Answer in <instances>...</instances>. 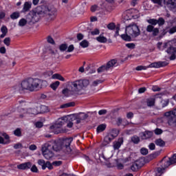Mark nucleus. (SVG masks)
I'll return each instance as SVG.
<instances>
[{
	"label": "nucleus",
	"mask_w": 176,
	"mask_h": 176,
	"mask_svg": "<svg viewBox=\"0 0 176 176\" xmlns=\"http://www.w3.org/2000/svg\"><path fill=\"white\" fill-rule=\"evenodd\" d=\"M14 134L16 137H21V129H16L15 131H14Z\"/></svg>",
	"instance_id": "nucleus-40"
},
{
	"label": "nucleus",
	"mask_w": 176,
	"mask_h": 176,
	"mask_svg": "<svg viewBox=\"0 0 176 176\" xmlns=\"http://www.w3.org/2000/svg\"><path fill=\"white\" fill-rule=\"evenodd\" d=\"M117 168L118 170H123V168H124V165H123V164H122V163H118L117 164Z\"/></svg>",
	"instance_id": "nucleus-57"
},
{
	"label": "nucleus",
	"mask_w": 176,
	"mask_h": 176,
	"mask_svg": "<svg viewBox=\"0 0 176 176\" xmlns=\"http://www.w3.org/2000/svg\"><path fill=\"white\" fill-rule=\"evenodd\" d=\"M154 133L155 134H156L157 135H159L160 134H162V133H163V131L160 129H156L155 131H154Z\"/></svg>",
	"instance_id": "nucleus-56"
},
{
	"label": "nucleus",
	"mask_w": 176,
	"mask_h": 176,
	"mask_svg": "<svg viewBox=\"0 0 176 176\" xmlns=\"http://www.w3.org/2000/svg\"><path fill=\"white\" fill-rule=\"evenodd\" d=\"M113 139L107 134V135H106L104 138V140L102 143V146H107V145L111 143L113 141Z\"/></svg>",
	"instance_id": "nucleus-21"
},
{
	"label": "nucleus",
	"mask_w": 176,
	"mask_h": 176,
	"mask_svg": "<svg viewBox=\"0 0 176 176\" xmlns=\"http://www.w3.org/2000/svg\"><path fill=\"white\" fill-rule=\"evenodd\" d=\"M116 123H117L118 126H120V124H122V123H123V120L121 118H118L116 120Z\"/></svg>",
	"instance_id": "nucleus-62"
},
{
	"label": "nucleus",
	"mask_w": 176,
	"mask_h": 176,
	"mask_svg": "<svg viewBox=\"0 0 176 176\" xmlns=\"http://www.w3.org/2000/svg\"><path fill=\"white\" fill-rule=\"evenodd\" d=\"M36 145L35 144H31L30 146H29V149L30 151H36Z\"/></svg>",
	"instance_id": "nucleus-63"
},
{
	"label": "nucleus",
	"mask_w": 176,
	"mask_h": 176,
	"mask_svg": "<svg viewBox=\"0 0 176 176\" xmlns=\"http://www.w3.org/2000/svg\"><path fill=\"white\" fill-rule=\"evenodd\" d=\"M126 46L128 49H134L135 47V44L133 43H126Z\"/></svg>",
	"instance_id": "nucleus-47"
},
{
	"label": "nucleus",
	"mask_w": 176,
	"mask_h": 176,
	"mask_svg": "<svg viewBox=\"0 0 176 176\" xmlns=\"http://www.w3.org/2000/svg\"><path fill=\"white\" fill-rule=\"evenodd\" d=\"M42 82L38 78H29L22 81L21 85L14 87L16 91H23V90H29L30 91H35L36 89H38Z\"/></svg>",
	"instance_id": "nucleus-3"
},
{
	"label": "nucleus",
	"mask_w": 176,
	"mask_h": 176,
	"mask_svg": "<svg viewBox=\"0 0 176 176\" xmlns=\"http://www.w3.org/2000/svg\"><path fill=\"white\" fill-rule=\"evenodd\" d=\"M80 46L83 48L89 47V41L83 40L80 43Z\"/></svg>",
	"instance_id": "nucleus-37"
},
{
	"label": "nucleus",
	"mask_w": 176,
	"mask_h": 176,
	"mask_svg": "<svg viewBox=\"0 0 176 176\" xmlns=\"http://www.w3.org/2000/svg\"><path fill=\"white\" fill-rule=\"evenodd\" d=\"M168 65V63L166 61L155 62L149 65V68H162V67H166Z\"/></svg>",
	"instance_id": "nucleus-11"
},
{
	"label": "nucleus",
	"mask_w": 176,
	"mask_h": 176,
	"mask_svg": "<svg viewBox=\"0 0 176 176\" xmlns=\"http://www.w3.org/2000/svg\"><path fill=\"white\" fill-rule=\"evenodd\" d=\"M153 135V132L146 131L145 132L142 133L141 138L142 140H148V138H152Z\"/></svg>",
	"instance_id": "nucleus-19"
},
{
	"label": "nucleus",
	"mask_w": 176,
	"mask_h": 176,
	"mask_svg": "<svg viewBox=\"0 0 176 176\" xmlns=\"http://www.w3.org/2000/svg\"><path fill=\"white\" fill-rule=\"evenodd\" d=\"M128 14H131L132 19H138L140 17V12L135 8L129 10Z\"/></svg>",
	"instance_id": "nucleus-16"
},
{
	"label": "nucleus",
	"mask_w": 176,
	"mask_h": 176,
	"mask_svg": "<svg viewBox=\"0 0 176 176\" xmlns=\"http://www.w3.org/2000/svg\"><path fill=\"white\" fill-rule=\"evenodd\" d=\"M71 107H75V103L74 102L65 103L64 104L60 105L61 109L69 108Z\"/></svg>",
	"instance_id": "nucleus-29"
},
{
	"label": "nucleus",
	"mask_w": 176,
	"mask_h": 176,
	"mask_svg": "<svg viewBox=\"0 0 176 176\" xmlns=\"http://www.w3.org/2000/svg\"><path fill=\"white\" fill-rule=\"evenodd\" d=\"M165 116L169 124H173V123H176V109L172 111H168L165 113Z\"/></svg>",
	"instance_id": "nucleus-10"
},
{
	"label": "nucleus",
	"mask_w": 176,
	"mask_h": 176,
	"mask_svg": "<svg viewBox=\"0 0 176 176\" xmlns=\"http://www.w3.org/2000/svg\"><path fill=\"white\" fill-rule=\"evenodd\" d=\"M38 164L39 166H41L42 170H46V166H45L46 164V162L43 160H38Z\"/></svg>",
	"instance_id": "nucleus-34"
},
{
	"label": "nucleus",
	"mask_w": 176,
	"mask_h": 176,
	"mask_svg": "<svg viewBox=\"0 0 176 176\" xmlns=\"http://www.w3.org/2000/svg\"><path fill=\"white\" fill-rule=\"evenodd\" d=\"M116 63H118V60L115 59H112L109 60L106 65V67L107 69H109L110 68H112L113 67H115L116 65Z\"/></svg>",
	"instance_id": "nucleus-24"
},
{
	"label": "nucleus",
	"mask_w": 176,
	"mask_h": 176,
	"mask_svg": "<svg viewBox=\"0 0 176 176\" xmlns=\"http://www.w3.org/2000/svg\"><path fill=\"white\" fill-rule=\"evenodd\" d=\"M35 126L38 129H41V127H43V123L42 122H36Z\"/></svg>",
	"instance_id": "nucleus-55"
},
{
	"label": "nucleus",
	"mask_w": 176,
	"mask_h": 176,
	"mask_svg": "<svg viewBox=\"0 0 176 176\" xmlns=\"http://www.w3.org/2000/svg\"><path fill=\"white\" fill-rule=\"evenodd\" d=\"M51 78L52 79H57L58 80H60V82H65V78L60 74H54Z\"/></svg>",
	"instance_id": "nucleus-22"
},
{
	"label": "nucleus",
	"mask_w": 176,
	"mask_h": 176,
	"mask_svg": "<svg viewBox=\"0 0 176 176\" xmlns=\"http://www.w3.org/2000/svg\"><path fill=\"white\" fill-rule=\"evenodd\" d=\"M41 19V15L39 13L33 12L28 14L26 19L22 18L19 20L18 23V25L19 27H25L28 24H35V23H38L39 19Z\"/></svg>",
	"instance_id": "nucleus-5"
},
{
	"label": "nucleus",
	"mask_w": 176,
	"mask_h": 176,
	"mask_svg": "<svg viewBox=\"0 0 176 176\" xmlns=\"http://www.w3.org/2000/svg\"><path fill=\"white\" fill-rule=\"evenodd\" d=\"M157 24H159V25H163V24H164V19L163 18H160L157 20Z\"/></svg>",
	"instance_id": "nucleus-58"
},
{
	"label": "nucleus",
	"mask_w": 176,
	"mask_h": 176,
	"mask_svg": "<svg viewBox=\"0 0 176 176\" xmlns=\"http://www.w3.org/2000/svg\"><path fill=\"white\" fill-rule=\"evenodd\" d=\"M146 30L147 32L152 33L153 36H157L159 35V28H155L153 25H147Z\"/></svg>",
	"instance_id": "nucleus-12"
},
{
	"label": "nucleus",
	"mask_w": 176,
	"mask_h": 176,
	"mask_svg": "<svg viewBox=\"0 0 176 176\" xmlns=\"http://www.w3.org/2000/svg\"><path fill=\"white\" fill-rule=\"evenodd\" d=\"M45 168H48V170H53V165L50 164V162H46L45 165Z\"/></svg>",
	"instance_id": "nucleus-43"
},
{
	"label": "nucleus",
	"mask_w": 176,
	"mask_h": 176,
	"mask_svg": "<svg viewBox=\"0 0 176 176\" xmlns=\"http://www.w3.org/2000/svg\"><path fill=\"white\" fill-rule=\"evenodd\" d=\"M125 34L121 35L122 39L126 41V42H130L131 38H137L141 35V30H140V27L137 24L133 23L126 26Z\"/></svg>",
	"instance_id": "nucleus-4"
},
{
	"label": "nucleus",
	"mask_w": 176,
	"mask_h": 176,
	"mask_svg": "<svg viewBox=\"0 0 176 176\" xmlns=\"http://www.w3.org/2000/svg\"><path fill=\"white\" fill-rule=\"evenodd\" d=\"M96 41L98 42H99L100 43H107V37L104 36H99L98 37H96Z\"/></svg>",
	"instance_id": "nucleus-27"
},
{
	"label": "nucleus",
	"mask_w": 176,
	"mask_h": 176,
	"mask_svg": "<svg viewBox=\"0 0 176 176\" xmlns=\"http://www.w3.org/2000/svg\"><path fill=\"white\" fill-rule=\"evenodd\" d=\"M131 170L132 171H137V170H138V163L133 164L131 166Z\"/></svg>",
	"instance_id": "nucleus-42"
},
{
	"label": "nucleus",
	"mask_w": 176,
	"mask_h": 176,
	"mask_svg": "<svg viewBox=\"0 0 176 176\" xmlns=\"http://www.w3.org/2000/svg\"><path fill=\"white\" fill-rule=\"evenodd\" d=\"M62 94L63 96H65V97H69L71 94H74V92L72 91L71 87H69V84L68 85L67 88L63 89Z\"/></svg>",
	"instance_id": "nucleus-20"
},
{
	"label": "nucleus",
	"mask_w": 176,
	"mask_h": 176,
	"mask_svg": "<svg viewBox=\"0 0 176 176\" xmlns=\"http://www.w3.org/2000/svg\"><path fill=\"white\" fill-rule=\"evenodd\" d=\"M19 17H20V12H14L10 15V19H12V20H16Z\"/></svg>",
	"instance_id": "nucleus-31"
},
{
	"label": "nucleus",
	"mask_w": 176,
	"mask_h": 176,
	"mask_svg": "<svg viewBox=\"0 0 176 176\" xmlns=\"http://www.w3.org/2000/svg\"><path fill=\"white\" fill-rule=\"evenodd\" d=\"M122 144H123V138H120L118 139V141L113 142V147L114 151L119 149Z\"/></svg>",
	"instance_id": "nucleus-18"
},
{
	"label": "nucleus",
	"mask_w": 176,
	"mask_h": 176,
	"mask_svg": "<svg viewBox=\"0 0 176 176\" xmlns=\"http://www.w3.org/2000/svg\"><path fill=\"white\" fill-rule=\"evenodd\" d=\"M166 52L168 54H170V60H175L176 58V48L174 47H169Z\"/></svg>",
	"instance_id": "nucleus-15"
},
{
	"label": "nucleus",
	"mask_w": 176,
	"mask_h": 176,
	"mask_svg": "<svg viewBox=\"0 0 176 176\" xmlns=\"http://www.w3.org/2000/svg\"><path fill=\"white\" fill-rule=\"evenodd\" d=\"M105 129H107V124H102L98 126V127L96 129V131H97V133H102V131H104L105 130Z\"/></svg>",
	"instance_id": "nucleus-28"
},
{
	"label": "nucleus",
	"mask_w": 176,
	"mask_h": 176,
	"mask_svg": "<svg viewBox=\"0 0 176 176\" xmlns=\"http://www.w3.org/2000/svg\"><path fill=\"white\" fill-rule=\"evenodd\" d=\"M3 43L6 44V46H10V38L6 37L3 40Z\"/></svg>",
	"instance_id": "nucleus-44"
},
{
	"label": "nucleus",
	"mask_w": 176,
	"mask_h": 176,
	"mask_svg": "<svg viewBox=\"0 0 176 176\" xmlns=\"http://www.w3.org/2000/svg\"><path fill=\"white\" fill-rule=\"evenodd\" d=\"M131 141L133 144H138L140 142V138L137 135L133 136L131 138Z\"/></svg>",
	"instance_id": "nucleus-39"
},
{
	"label": "nucleus",
	"mask_w": 176,
	"mask_h": 176,
	"mask_svg": "<svg viewBox=\"0 0 176 176\" xmlns=\"http://www.w3.org/2000/svg\"><path fill=\"white\" fill-rule=\"evenodd\" d=\"M147 107H153L155 105V98H148L146 99Z\"/></svg>",
	"instance_id": "nucleus-26"
},
{
	"label": "nucleus",
	"mask_w": 176,
	"mask_h": 176,
	"mask_svg": "<svg viewBox=\"0 0 176 176\" xmlns=\"http://www.w3.org/2000/svg\"><path fill=\"white\" fill-rule=\"evenodd\" d=\"M32 167V164L31 162H25L17 165V168L19 170H30Z\"/></svg>",
	"instance_id": "nucleus-14"
},
{
	"label": "nucleus",
	"mask_w": 176,
	"mask_h": 176,
	"mask_svg": "<svg viewBox=\"0 0 176 176\" xmlns=\"http://www.w3.org/2000/svg\"><path fill=\"white\" fill-rule=\"evenodd\" d=\"M20 112V118H23L24 115L26 113H29L30 115H38L39 114V109L38 107H34L33 109H28V110H25L24 109H19Z\"/></svg>",
	"instance_id": "nucleus-9"
},
{
	"label": "nucleus",
	"mask_w": 176,
	"mask_h": 176,
	"mask_svg": "<svg viewBox=\"0 0 176 176\" xmlns=\"http://www.w3.org/2000/svg\"><path fill=\"white\" fill-rule=\"evenodd\" d=\"M73 141V138H67L62 139L60 142L56 140L47 142L41 146L43 156H44L45 159H47V160H50V159L54 156L53 151L57 152L61 149H63L66 153L69 154L72 152L70 145Z\"/></svg>",
	"instance_id": "nucleus-1"
},
{
	"label": "nucleus",
	"mask_w": 176,
	"mask_h": 176,
	"mask_svg": "<svg viewBox=\"0 0 176 176\" xmlns=\"http://www.w3.org/2000/svg\"><path fill=\"white\" fill-rule=\"evenodd\" d=\"M106 113H107V110H105V109H102L98 111V115H100V116L106 115Z\"/></svg>",
	"instance_id": "nucleus-64"
},
{
	"label": "nucleus",
	"mask_w": 176,
	"mask_h": 176,
	"mask_svg": "<svg viewBox=\"0 0 176 176\" xmlns=\"http://www.w3.org/2000/svg\"><path fill=\"white\" fill-rule=\"evenodd\" d=\"M14 149H20L23 148V144L21 143H17L14 145Z\"/></svg>",
	"instance_id": "nucleus-51"
},
{
	"label": "nucleus",
	"mask_w": 176,
	"mask_h": 176,
	"mask_svg": "<svg viewBox=\"0 0 176 176\" xmlns=\"http://www.w3.org/2000/svg\"><path fill=\"white\" fill-rule=\"evenodd\" d=\"M173 164L171 163V161H170V159L167 161H162V165L161 167H158L155 170V176H161L163 173H164L165 168H167V167L171 166Z\"/></svg>",
	"instance_id": "nucleus-7"
},
{
	"label": "nucleus",
	"mask_w": 176,
	"mask_h": 176,
	"mask_svg": "<svg viewBox=\"0 0 176 176\" xmlns=\"http://www.w3.org/2000/svg\"><path fill=\"white\" fill-rule=\"evenodd\" d=\"M164 5L170 10H173L176 8V0H164Z\"/></svg>",
	"instance_id": "nucleus-13"
},
{
	"label": "nucleus",
	"mask_w": 176,
	"mask_h": 176,
	"mask_svg": "<svg viewBox=\"0 0 176 176\" xmlns=\"http://www.w3.org/2000/svg\"><path fill=\"white\" fill-rule=\"evenodd\" d=\"M167 43H164L163 45V43H157V47L160 50H164V49H166V47H167Z\"/></svg>",
	"instance_id": "nucleus-36"
},
{
	"label": "nucleus",
	"mask_w": 176,
	"mask_h": 176,
	"mask_svg": "<svg viewBox=\"0 0 176 176\" xmlns=\"http://www.w3.org/2000/svg\"><path fill=\"white\" fill-rule=\"evenodd\" d=\"M140 153L142 155H148V149L145 148H142L140 150Z\"/></svg>",
	"instance_id": "nucleus-54"
},
{
	"label": "nucleus",
	"mask_w": 176,
	"mask_h": 176,
	"mask_svg": "<svg viewBox=\"0 0 176 176\" xmlns=\"http://www.w3.org/2000/svg\"><path fill=\"white\" fill-rule=\"evenodd\" d=\"M41 14H48L49 16H55L57 10L54 8H49L47 6H41L38 7Z\"/></svg>",
	"instance_id": "nucleus-8"
},
{
	"label": "nucleus",
	"mask_w": 176,
	"mask_h": 176,
	"mask_svg": "<svg viewBox=\"0 0 176 176\" xmlns=\"http://www.w3.org/2000/svg\"><path fill=\"white\" fill-rule=\"evenodd\" d=\"M32 6V3L31 1H26L23 4V9L21 10V13H27V12H30Z\"/></svg>",
	"instance_id": "nucleus-17"
},
{
	"label": "nucleus",
	"mask_w": 176,
	"mask_h": 176,
	"mask_svg": "<svg viewBox=\"0 0 176 176\" xmlns=\"http://www.w3.org/2000/svg\"><path fill=\"white\" fill-rule=\"evenodd\" d=\"M39 113H46V112H49V108L45 105H41L38 107Z\"/></svg>",
	"instance_id": "nucleus-25"
},
{
	"label": "nucleus",
	"mask_w": 176,
	"mask_h": 176,
	"mask_svg": "<svg viewBox=\"0 0 176 176\" xmlns=\"http://www.w3.org/2000/svg\"><path fill=\"white\" fill-rule=\"evenodd\" d=\"M176 32V26H173L169 30V34H175Z\"/></svg>",
	"instance_id": "nucleus-61"
},
{
	"label": "nucleus",
	"mask_w": 176,
	"mask_h": 176,
	"mask_svg": "<svg viewBox=\"0 0 176 176\" xmlns=\"http://www.w3.org/2000/svg\"><path fill=\"white\" fill-rule=\"evenodd\" d=\"M108 135L113 139L115 140L118 135H119V131L118 129H112Z\"/></svg>",
	"instance_id": "nucleus-23"
},
{
	"label": "nucleus",
	"mask_w": 176,
	"mask_h": 176,
	"mask_svg": "<svg viewBox=\"0 0 176 176\" xmlns=\"http://www.w3.org/2000/svg\"><path fill=\"white\" fill-rule=\"evenodd\" d=\"M155 144L157 145L158 146H164L166 143L162 139H157L155 140Z\"/></svg>",
	"instance_id": "nucleus-32"
},
{
	"label": "nucleus",
	"mask_w": 176,
	"mask_h": 176,
	"mask_svg": "<svg viewBox=\"0 0 176 176\" xmlns=\"http://www.w3.org/2000/svg\"><path fill=\"white\" fill-rule=\"evenodd\" d=\"M75 49V47H74V45H70L68 47H67V52L68 53H71V52H74Z\"/></svg>",
	"instance_id": "nucleus-52"
},
{
	"label": "nucleus",
	"mask_w": 176,
	"mask_h": 176,
	"mask_svg": "<svg viewBox=\"0 0 176 176\" xmlns=\"http://www.w3.org/2000/svg\"><path fill=\"white\" fill-rule=\"evenodd\" d=\"M91 35H100V30L96 28L91 32Z\"/></svg>",
	"instance_id": "nucleus-46"
},
{
	"label": "nucleus",
	"mask_w": 176,
	"mask_h": 176,
	"mask_svg": "<svg viewBox=\"0 0 176 176\" xmlns=\"http://www.w3.org/2000/svg\"><path fill=\"white\" fill-rule=\"evenodd\" d=\"M87 117H88L87 114L85 113H79L77 114H72L69 116H66L62 117L60 119L58 120V122L55 124L51 126L50 129L54 130V131H55V134L64 133V131L63 130H59L58 132H56V131L57 129H61V127L64 126L65 123H67V126L69 127V129H71L74 126V123L72 122H74V120H76V122L77 124H78V123H80L82 120H85L87 119Z\"/></svg>",
	"instance_id": "nucleus-2"
},
{
	"label": "nucleus",
	"mask_w": 176,
	"mask_h": 176,
	"mask_svg": "<svg viewBox=\"0 0 176 176\" xmlns=\"http://www.w3.org/2000/svg\"><path fill=\"white\" fill-rule=\"evenodd\" d=\"M124 20H131L133 19L131 17V14H129V10H127L124 13Z\"/></svg>",
	"instance_id": "nucleus-33"
},
{
	"label": "nucleus",
	"mask_w": 176,
	"mask_h": 176,
	"mask_svg": "<svg viewBox=\"0 0 176 176\" xmlns=\"http://www.w3.org/2000/svg\"><path fill=\"white\" fill-rule=\"evenodd\" d=\"M169 160L172 164H174L176 163V154H174L170 158H169Z\"/></svg>",
	"instance_id": "nucleus-45"
},
{
	"label": "nucleus",
	"mask_w": 176,
	"mask_h": 176,
	"mask_svg": "<svg viewBox=\"0 0 176 176\" xmlns=\"http://www.w3.org/2000/svg\"><path fill=\"white\" fill-rule=\"evenodd\" d=\"M116 26L115 25V23H111L109 25H107L108 30H115V28Z\"/></svg>",
	"instance_id": "nucleus-49"
},
{
	"label": "nucleus",
	"mask_w": 176,
	"mask_h": 176,
	"mask_svg": "<svg viewBox=\"0 0 176 176\" xmlns=\"http://www.w3.org/2000/svg\"><path fill=\"white\" fill-rule=\"evenodd\" d=\"M2 34H8V28L6 26H2L1 28Z\"/></svg>",
	"instance_id": "nucleus-53"
},
{
	"label": "nucleus",
	"mask_w": 176,
	"mask_h": 176,
	"mask_svg": "<svg viewBox=\"0 0 176 176\" xmlns=\"http://www.w3.org/2000/svg\"><path fill=\"white\" fill-rule=\"evenodd\" d=\"M153 3H157V5H159L160 6H162V2H163V0H151Z\"/></svg>",
	"instance_id": "nucleus-50"
},
{
	"label": "nucleus",
	"mask_w": 176,
	"mask_h": 176,
	"mask_svg": "<svg viewBox=\"0 0 176 176\" xmlns=\"http://www.w3.org/2000/svg\"><path fill=\"white\" fill-rule=\"evenodd\" d=\"M32 173H38V168L35 165H32L30 168Z\"/></svg>",
	"instance_id": "nucleus-48"
},
{
	"label": "nucleus",
	"mask_w": 176,
	"mask_h": 176,
	"mask_svg": "<svg viewBox=\"0 0 176 176\" xmlns=\"http://www.w3.org/2000/svg\"><path fill=\"white\" fill-rule=\"evenodd\" d=\"M147 22L148 24H151V25H153H153H157V20L155 19H148Z\"/></svg>",
	"instance_id": "nucleus-38"
},
{
	"label": "nucleus",
	"mask_w": 176,
	"mask_h": 176,
	"mask_svg": "<svg viewBox=\"0 0 176 176\" xmlns=\"http://www.w3.org/2000/svg\"><path fill=\"white\" fill-rule=\"evenodd\" d=\"M58 86H60V81H55L50 85V87L52 90H57Z\"/></svg>",
	"instance_id": "nucleus-30"
},
{
	"label": "nucleus",
	"mask_w": 176,
	"mask_h": 176,
	"mask_svg": "<svg viewBox=\"0 0 176 176\" xmlns=\"http://www.w3.org/2000/svg\"><path fill=\"white\" fill-rule=\"evenodd\" d=\"M100 83H102V80H96L93 82V86H97L98 85H100Z\"/></svg>",
	"instance_id": "nucleus-59"
},
{
	"label": "nucleus",
	"mask_w": 176,
	"mask_h": 176,
	"mask_svg": "<svg viewBox=\"0 0 176 176\" xmlns=\"http://www.w3.org/2000/svg\"><path fill=\"white\" fill-rule=\"evenodd\" d=\"M59 49L60 52H65V50L68 49V45H67V44H62L60 45Z\"/></svg>",
	"instance_id": "nucleus-41"
},
{
	"label": "nucleus",
	"mask_w": 176,
	"mask_h": 176,
	"mask_svg": "<svg viewBox=\"0 0 176 176\" xmlns=\"http://www.w3.org/2000/svg\"><path fill=\"white\" fill-rule=\"evenodd\" d=\"M87 86H89L88 80H79L69 82V87H71L72 91L74 94L79 93L80 90H83V89H85V87H87Z\"/></svg>",
	"instance_id": "nucleus-6"
},
{
	"label": "nucleus",
	"mask_w": 176,
	"mask_h": 176,
	"mask_svg": "<svg viewBox=\"0 0 176 176\" xmlns=\"http://www.w3.org/2000/svg\"><path fill=\"white\" fill-rule=\"evenodd\" d=\"M105 71H108L106 65H102L98 69V74H102V72H105Z\"/></svg>",
	"instance_id": "nucleus-35"
},
{
	"label": "nucleus",
	"mask_w": 176,
	"mask_h": 176,
	"mask_svg": "<svg viewBox=\"0 0 176 176\" xmlns=\"http://www.w3.org/2000/svg\"><path fill=\"white\" fill-rule=\"evenodd\" d=\"M47 43H52V45H54V40L53 39V38H52V36H49L47 37Z\"/></svg>",
	"instance_id": "nucleus-60"
}]
</instances>
